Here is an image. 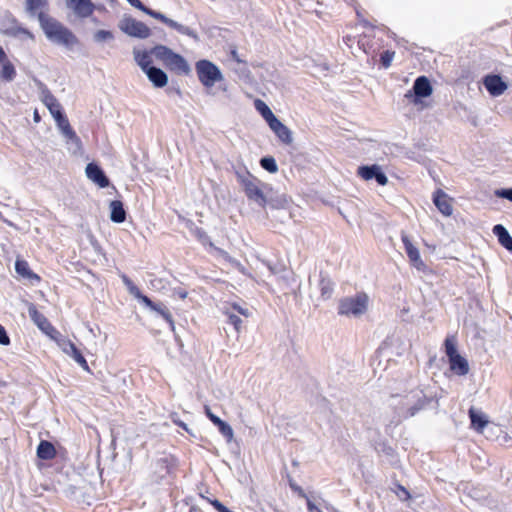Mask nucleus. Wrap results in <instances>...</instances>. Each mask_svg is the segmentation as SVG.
<instances>
[{"label":"nucleus","instance_id":"1","mask_svg":"<svg viewBox=\"0 0 512 512\" xmlns=\"http://www.w3.org/2000/svg\"><path fill=\"white\" fill-rule=\"evenodd\" d=\"M37 16L40 26L49 41L66 48H71L78 44L77 37L62 23L49 17L44 12H39Z\"/></svg>","mask_w":512,"mask_h":512},{"label":"nucleus","instance_id":"2","mask_svg":"<svg viewBox=\"0 0 512 512\" xmlns=\"http://www.w3.org/2000/svg\"><path fill=\"white\" fill-rule=\"evenodd\" d=\"M151 52L152 56L161 61L169 71L185 76L191 73V67L187 60L171 48L165 45H155L151 48Z\"/></svg>","mask_w":512,"mask_h":512},{"label":"nucleus","instance_id":"3","mask_svg":"<svg viewBox=\"0 0 512 512\" xmlns=\"http://www.w3.org/2000/svg\"><path fill=\"white\" fill-rule=\"evenodd\" d=\"M370 307V297L365 292H358L355 295L343 298L338 307L340 315L360 318L365 315Z\"/></svg>","mask_w":512,"mask_h":512},{"label":"nucleus","instance_id":"4","mask_svg":"<svg viewBox=\"0 0 512 512\" xmlns=\"http://www.w3.org/2000/svg\"><path fill=\"white\" fill-rule=\"evenodd\" d=\"M195 70L199 81L204 87H213L215 83L223 80V74L220 68L210 60L201 59L197 61Z\"/></svg>","mask_w":512,"mask_h":512},{"label":"nucleus","instance_id":"5","mask_svg":"<svg viewBox=\"0 0 512 512\" xmlns=\"http://www.w3.org/2000/svg\"><path fill=\"white\" fill-rule=\"evenodd\" d=\"M445 352L449 360L450 370L452 372L459 376L468 374V361L458 353L456 340L454 337H448L445 340Z\"/></svg>","mask_w":512,"mask_h":512},{"label":"nucleus","instance_id":"6","mask_svg":"<svg viewBox=\"0 0 512 512\" xmlns=\"http://www.w3.org/2000/svg\"><path fill=\"white\" fill-rule=\"evenodd\" d=\"M119 28L133 38L146 39L151 35V30L145 23L131 16H124L119 22Z\"/></svg>","mask_w":512,"mask_h":512},{"label":"nucleus","instance_id":"7","mask_svg":"<svg viewBox=\"0 0 512 512\" xmlns=\"http://www.w3.org/2000/svg\"><path fill=\"white\" fill-rule=\"evenodd\" d=\"M433 92L430 80L426 76H419L415 79L412 89L405 93V98L410 99L414 104H419L423 98L429 97Z\"/></svg>","mask_w":512,"mask_h":512},{"label":"nucleus","instance_id":"8","mask_svg":"<svg viewBox=\"0 0 512 512\" xmlns=\"http://www.w3.org/2000/svg\"><path fill=\"white\" fill-rule=\"evenodd\" d=\"M245 195L251 201H254L261 207L267 205V197L259 187L258 180L248 173L246 177L241 180Z\"/></svg>","mask_w":512,"mask_h":512},{"label":"nucleus","instance_id":"9","mask_svg":"<svg viewBox=\"0 0 512 512\" xmlns=\"http://www.w3.org/2000/svg\"><path fill=\"white\" fill-rule=\"evenodd\" d=\"M142 12H144L145 14L149 15L150 17H152L154 19L161 21L162 23L166 24L170 28L175 29L178 33H180L182 35L189 36L195 40L198 39L197 32L194 29L168 18L161 12L155 11L147 6L144 7V10H142Z\"/></svg>","mask_w":512,"mask_h":512},{"label":"nucleus","instance_id":"10","mask_svg":"<svg viewBox=\"0 0 512 512\" xmlns=\"http://www.w3.org/2000/svg\"><path fill=\"white\" fill-rule=\"evenodd\" d=\"M402 242L404 244V248L411 266H413L418 271L426 272L428 268L421 257L419 249L415 246L410 237L405 233H402Z\"/></svg>","mask_w":512,"mask_h":512},{"label":"nucleus","instance_id":"11","mask_svg":"<svg viewBox=\"0 0 512 512\" xmlns=\"http://www.w3.org/2000/svg\"><path fill=\"white\" fill-rule=\"evenodd\" d=\"M357 175L365 181L375 180L380 186L388 183V178L378 164L361 165L357 169Z\"/></svg>","mask_w":512,"mask_h":512},{"label":"nucleus","instance_id":"12","mask_svg":"<svg viewBox=\"0 0 512 512\" xmlns=\"http://www.w3.org/2000/svg\"><path fill=\"white\" fill-rule=\"evenodd\" d=\"M55 339L58 347L68 356L73 358L77 364L81 366L85 371H89V366L86 359L83 357L81 352L77 349L75 344L66 338H53Z\"/></svg>","mask_w":512,"mask_h":512},{"label":"nucleus","instance_id":"13","mask_svg":"<svg viewBox=\"0 0 512 512\" xmlns=\"http://www.w3.org/2000/svg\"><path fill=\"white\" fill-rule=\"evenodd\" d=\"M54 120L56 122L58 129L66 138L67 143H72L75 144L77 147H80L81 140L77 136L76 132L72 129L65 113H58L56 119Z\"/></svg>","mask_w":512,"mask_h":512},{"label":"nucleus","instance_id":"14","mask_svg":"<svg viewBox=\"0 0 512 512\" xmlns=\"http://www.w3.org/2000/svg\"><path fill=\"white\" fill-rule=\"evenodd\" d=\"M85 173L87 178L97 184L100 188H106L110 184L104 170L95 162L87 164Z\"/></svg>","mask_w":512,"mask_h":512},{"label":"nucleus","instance_id":"15","mask_svg":"<svg viewBox=\"0 0 512 512\" xmlns=\"http://www.w3.org/2000/svg\"><path fill=\"white\" fill-rule=\"evenodd\" d=\"M483 84L489 94L493 97L501 95L507 89V84L502 80L501 76L496 74L485 76Z\"/></svg>","mask_w":512,"mask_h":512},{"label":"nucleus","instance_id":"16","mask_svg":"<svg viewBox=\"0 0 512 512\" xmlns=\"http://www.w3.org/2000/svg\"><path fill=\"white\" fill-rule=\"evenodd\" d=\"M67 7L81 18H87L94 12L95 6L91 0H66Z\"/></svg>","mask_w":512,"mask_h":512},{"label":"nucleus","instance_id":"17","mask_svg":"<svg viewBox=\"0 0 512 512\" xmlns=\"http://www.w3.org/2000/svg\"><path fill=\"white\" fill-rule=\"evenodd\" d=\"M268 126L277 136L279 141H281L285 145L292 144V131L286 125H284L278 118L272 121Z\"/></svg>","mask_w":512,"mask_h":512},{"label":"nucleus","instance_id":"18","mask_svg":"<svg viewBox=\"0 0 512 512\" xmlns=\"http://www.w3.org/2000/svg\"><path fill=\"white\" fill-rule=\"evenodd\" d=\"M433 203L443 215L450 216L452 214L451 198L443 190L437 189L434 192Z\"/></svg>","mask_w":512,"mask_h":512},{"label":"nucleus","instance_id":"19","mask_svg":"<svg viewBox=\"0 0 512 512\" xmlns=\"http://www.w3.org/2000/svg\"><path fill=\"white\" fill-rule=\"evenodd\" d=\"M145 75L155 88H163L168 83L167 73L159 67H151L145 72Z\"/></svg>","mask_w":512,"mask_h":512},{"label":"nucleus","instance_id":"20","mask_svg":"<svg viewBox=\"0 0 512 512\" xmlns=\"http://www.w3.org/2000/svg\"><path fill=\"white\" fill-rule=\"evenodd\" d=\"M469 417L471 420V427L479 433L484 432V428L488 426V416L479 409L470 408Z\"/></svg>","mask_w":512,"mask_h":512},{"label":"nucleus","instance_id":"21","mask_svg":"<svg viewBox=\"0 0 512 512\" xmlns=\"http://www.w3.org/2000/svg\"><path fill=\"white\" fill-rule=\"evenodd\" d=\"M28 313L32 321L38 326L40 330L54 338V336L51 335V332H54L53 327L50 325L46 317L37 311L35 306L30 305L28 308Z\"/></svg>","mask_w":512,"mask_h":512},{"label":"nucleus","instance_id":"22","mask_svg":"<svg viewBox=\"0 0 512 512\" xmlns=\"http://www.w3.org/2000/svg\"><path fill=\"white\" fill-rule=\"evenodd\" d=\"M209 229H204L202 227H197L194 231L195 235L199 239V241L204 245H209L210 247H214L216 228L214 226H207Z\"/></svg>","mask_w":512,"mask_h":512},{"label":"nucleus","instance_id":"23","mask_svg":"<svg viewBox=\"0 0 512 512\" xmlns=\"http://www.w3.org/2000/svg\"><path fill=\"white\" fill-rule=\"evenodd\" d=\"M110 219L114 223H122L126 220V211L120 200L110 202Z\"/></svg>","mask_w":512,"mask_h":512},{"label":"nucleus","instance_id":"24","mask_svg":"<svg viewBox=\"0 0 512 512\" xmlns=\"http://www.w3.org/2000/svg\"><path fill=\"white\" fill-rule=\"evenodd\" d=\"M142 303L151 310L159 313L167 322L170 323L171 327L174 328V321L172 319V315L165 305L161 303L155 304L148 297L142 298Z\"/></svg>","mask_w":512,"mask_h":512},{"label":"nucleus","instance_id":"25","mask_svg":"<svg viewBox=\"0 0 512 512\" xmlns=\"http://www.w3.org/2000/svg\"><path fill=\"white\" fill-rule=\"evenodd\" d=\"M134 54V60L137 63V65L141 68V70L145 73L148 69L153 67L152 65V59H151V49L149 51H133Z\"/></svg>","mask_w":512,"mask_h":512},{"label":"nucleus","instance_id":"26","mask_svg":"<svg viewBox=\"0 0 512 512\" xmlns=\"http://www.w3.org/2000/svg\"><path fill=\"white\" fill-rule=\"evenodd\" d=\"M255 109L258 111V113L263 117V119L267 122L269 125L272 121H274L277 117L272 112L270 107L261 99H256L254 101Z\"/></svg>","mask_w":512,"mask_h":512},{"label":"nucleus","instance_id":"27","mask_svg":"<svg viewBox=\"0 0 512 512\" xmlns=\"http://www.w3.org/2000/svg\"><path fill=\"white\" fill-rule=\"evenodd\" d=\"M493 233L498 237L499 242L505 248H507L509 251H512V238L504 226H494Z\"/></svg>","mask_w":512,"mask_h":512},{"label":"nucleus","instance_id":"28","mask_svg":"<svg viewBox=\"0 0 512 512\" xmlns=\"http://www.w3.org/2000/svg\"><path fill=\"white\" fill-rule=\"evenodd\" d=\"M16 272L24 278L39 281L38 275L33 273L28 266V263L24 260L17 259L15 263Z\"/></svg>","mask_w":512,"mask_h":512},{"label":"nucleus","instance_id":"29","mask_svg":"<svg viewBox=\"0 0 512 512\" xmlns=\"http://www.w3.org/2000/svg\"><path fill=\"white\" fill-rule=\"evenodd\" d=\"M55 448L48 441H41L37 448V456L43 460L52 459L55 456Z\"/></svg>","mask_w":512,"mask_h":512},{"label":"nucleus","instance_id":"30","mask_svg":"<svg viewBox=\"0 0 512 512\" xmlns=\"http://www.w3.org/2000/svg\"><path fill=\"white\" fill-rule=\"evenodd\" d=\"M44 103L54 119H56L58 113H64L62 106L52 94L49 93L45 96Z\"/></svg>","mask_w":512,"mask_h":512},{"label":"nucleus","instance_id":"31","mask_svg":"<svg viewBox=\"0 0 512 512\" xmlns=\"http://www.w3.org/2000/svg\"><path fill=\"white\" fill-rule=\"evenodd\" d=\"M16 77V69L8 59L2 63L1 79L5 82H12Z\"/></svg>","mask_w":512,"mask_h":512},{"label":"nucleus","instance_id":"32","mask_svg":"<svg viewBox=\"0 0 512 512\" xmlns=\"http://www.w3.org/2000/svg\"><path fill=\"white\" fill-rule=\"evenodd\" d=\"M334 285L330 279L322 277L319 280V289L321 292V298L327 300L332 296Z\"/></svg>","mask_w":512,"mask_h":512},{"label":"nucleus","instance_id":"33","mask_svg":"<svg viewBox=\"0 0 512 512\" xmlns=\"http://www.w3.org/2000/svg\"><path fill=\"white\" fill-rule=\"evenodd\" d=\"M122 281L124 285L126 286L128 292L134 296L135 298L139 299L142 302V298H147V296L143 295L138 287L134 285V283L125 275L122 276Z\"/></svg>","mask_w":512,"mask_h":512},{"label":"nucleus","instance_id":"34","mask_svg":"<svg viewBox=\"0 0 512 512\" xmlns=\"http://www.w3.org/2000/svg\"><path fill=\"white\" fill-rule=\"evenodd\" d=\"M260 166L269 173H276L278 165L272 156H265L260 159Z\"/></svg>","mask_w":512,"mask_h":512},{"label":"nucleus","instance_id":"35","mask_svg":"<svg viewBox=\"0 0 512 512\" xmlns=\"http://www.w3.org/2000/svg\"><path fill=\"white\" fill-rule=\"evenodd\" d=\"M216 426L220 433L226 438L227 443H231L234 440V431L227 422L221 420Z\"/></svg>","mask_w":512,"mask_h":512},{"label":"nucleus","instance_id":"36","mask_svg":"<svg viewBox=\"0 0 512 512\" xmlns=\"http://www.w3.org/2000/svg\"><path fill=\"white\" fill-rule=\"evenodd\" d=\"M26 4H27V11L31 15H35L39 9L47 6V0H26Z\"/></svg>","mask_w":512,"mask_h":512},{"label":"nucleus","instance_id":"37","mask_svg":"<svg viewBox=\"0 0 512 512\" xmlns=\"http://www.w3.org/2000/svg\"><path fill=\"white\" fill-rule=\"evenodd\" d=\"M93 39H94L95 42L101 43V42L113 40L114 39V35L109 30L101 29V30H98V31H96L94 33Z\"/></svg>","mask_w":512,"mask_h":512},{"label":"nucleus","instance_id":"38","mask_svg":"<svg viewBox=\"0 0 512 512\" xmlns=\"http://www.w3.org/2000/svg\"><path fill=\"white\" fill-rule=\"evenodd\" d=\"M395 52L390 50H385L380 55V62L383 68L387 69L391 66V63L393 61Z\"/></svg>","mask_w":512,"mask_h":512},{"label":"nucleus","instance_id":"39","mask_svg":"<svg viewBox=\"0 0 512 512\" xmlns=\"http://www.w3.org/2000/svg\"><path fill=\"white\" fill-rule=\"evenodd\" d=\"M288 204V200L285 195L277 197V199H267V205L273 208H284Z\"/></svg>","mask_w":512,"mask_h":512},{"label":"nucleus","instance_id":"40","mask_svg":"<svg viewBox=\"0 0 512 512\" xmlns=\"http://www.w3.org/2000/svg\"><path fill=\"white\" fill-rule=\"evenodd\" d=\"M221 255L227 260L229 261L232 265H234L241 273L247 275V271L245 269V267L237 260L231 258L226 252L224 251H220Z\"/></svg>","mask_w":512,"mask_h":512},{"label":"nucleus","instance_id":"41","mask_svg":"<svg viewBox=\"0 0 512 512\" xmlns=\"http://www.w3.org/2000/svg\"><path fill=\"white\" fill-rule=\"evenodd\" d=\"M495 195L500 198H505L512 202V187L511 188H502L495 190Z\"/></svg>","mask_w":512,"mask_h":512},{"label":"nucleus","instance_id":"42","mask_svg":"<svg viewBox=\"0 0 512 512\" xmlns=\"http://www.w3.org/2000/svg\"><path fill=\"white\" fill-rule=\"evenodd\" d=\"M226 313L229 317V322L235 327L237 331H239L242 324V320L240 319V317L230 312Z\"/></svg>","mask_w":512,"mask_h":512},{"label":"nucleus","instance_id":"43","mask_svg":"<svg viewBox=\"0 0 512 512\" xmlns=\"http://www.w3.org/2000/svg\"><path fill=\"white\" fill-rule=\"evenodd\" d=\"M12 35L14 36H18V35H24L28 38H31L33 39V34L26 28H23V27H16V28H13L12 31H11Z\"/></svg>","mask_w":512,"mask_h":512},{"label":"nucleus","instance_id":"44","mask_svg":"<svg viewBox=\"0 0 512 512\" xmlns=\"http://www.w3.org/2000/svg\"><path fill=\"white\" fill-rule=\"evenodd\" d=\"M10 344V339L6 333V330L0 325V345L7 346Z\"/></svg>","mask_w":512,"mask_h":512},{"label":"nucleus","instance_id":"45","mask_svg":"<svg viewBox=\"0 0 512 512\" xmlns=\"http://www.w3.org/2000/svg\"><path fill=\"white\" fill-rule=\"evenodd\" d=\"M307 508L309 512H323L320 506L309 498H307Z\"/></svg>","mask_w":512,"mask_h":512},{"label":"nucleus","instance_id":"46","mask_svg":"<svg viewBox=\"0 0 512 512\" xmlns=\"http://www.w3.org/2000/svg\"><path fill=\"white\" fill-rule=\"evenodd\" d=\"M396 494L401 500H407L410 498L409 492L403 486H398Z\"/></svg>","mask_w":512,"mask_h":512},{"label":"nucleus","instance_id":"47","mask_svg":"<svg viewBox=\"0 0 512 512\" xmlns=\"http://www.w3.org/2000/svg\"><path fill=\"white\" fill-rule=\"evenodd\" d=\"M211 504L214 506V508L218 511V512H233L231 511L230 509H228L226 506H224L220 501L218 500H213L211 501Z\"/></svg>","mask_w":512,"mask_h":512},{"label":"nucleus","instance_id":"48","mask_svg":"<svg viewBox=\"0 0 512 512\" xmlns=\"http://www.w3.org/2000/svg\"><path fill=\"white\" fill-rule=\"evenodd\" d=\"M205 412L208 418L213 422V424L217 425L221 421V419L218 416L211 412L209 407L205 408Z\"/></svg>","mask_w":512,"mask_h":512},{"label":"nucleus","instance_id":"49","mask_svg":"<svg viewBox=\"0 0 512 512\" xmlns=\"http://www.w3.org/2000/svg\"><path fill=\"white\" fill-rule=\"evenodd\" d=\"M131 6H133L134 8L142 11L144 10V7L146 5H144L140 0H126Z\"/></svg>","mask_w":512,"mask_h":512},{"label":"nucleus","instance_id":"50","mask_svg":"<svg viewBox=\"0 0 512 512\" xmlns=\"http://www.w3.org/2000/svg\"><path fill=\"white\" fill-rule=\"evenodd\" d=\"M233 309L238 311L240 314L244 315L245 317H248L250 315L248 309L242 308L241 306L237 304L232 305Z\"/></svg>","mask_w":512,"mask_h":512},{"label":"nucleus","instance_id":"51","mask_svg":"<svg viewBox=\"0 0 512 512\" xmlns=\"http://www.w3.org/2000/svg\"><path fill=\"white\" fill-rule=\"evenodd\" d=\"M230 55L232 59H234L238 63H243L244 61L239 57L237 51L235 49L231 50Z\"/></svg>","mask_w":512,"mask_h":512},{"label":"nucleus","instance_id":"52","mask_svg":"<svg viewBox=\"0 0 512 512\" xmlns=\"http://www.w3.org/2000/svg\"><path fill=\"white\" fill-rule=\"evenodd\" d=\"M6 60H7V55L4 51V49L0 46V63L2 64Z\"/></svg>","mask_w":512,"mask_h":512},{"label":"nucleus","instance_id":"53","mask_svg":"<svg viewBox=\"0 0 512 512\" xmlns=\"http://www.w3.org/2000/svg\"><path fill=\"white\" fill-rule=\"evenodd\" d=\"M175 423H176L177 425H179L180 427H182L184 430H186L187 432H189V433H190L189 428L187 427V425H186L184 422H182V421H175Z\"/></svg>","mask_w":512,"mask_h":512},{"label":"nucleus","instance_id":"54","mask_svg":"<svg viewBox=\"0 0 512 512\" xmlns=\"http://www.w3.org/2000/svg\"><path fill=\"white\" fill-rule=\"evenodd\" d=\"M176 294H177L181 299H185V298L187 297V292H186V291L179 290V291H176Z\"/></svg>","mask_w":512,"mask_h":512},{"label":"nucleus","instance_id":"55","mask_svg":"<svg viewBox=\"0 0 512 512\" xmlns=\"http://www.w3.org/2000/svg\"><path fill=\"white\" fill-rule=\"evenodd\" d=\"M34 119H35V121H38L40 119L37 111H35V113H34Z\"/></svg>","mask_w":512,"mask_h":512}]
</instances>
